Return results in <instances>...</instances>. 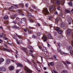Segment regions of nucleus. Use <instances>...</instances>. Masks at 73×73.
I'll return each mask as SVG.
<instances>
[{
    "label": "nucleus",
    "instance_id": "f257e3e1",
    "mask_svg": "<svg viewBox=\"0 0 73 73\" xmlns=\"http://www.w3.org/2000/svg\"><path fill=\"white\" fill-rule=\"evenodd\" d=\"M51 3L56 4V5H60V4L61 5L62 4H64V2H65L64 0H61L60 1H59L58 0L57 1L56 0H51Z\"/></svg>",
    "mask_w": 73,
    "mask_h": 73
},
{
    "label": "nucleus",
    "instance_id": "f03ea898",
    "mask_svg": "<svg viewBox=\"0 0 73 73\" xmlns=\"http://www.w3.org/2000/svg\"><path fill=\"white\" fill-rule=\"evenodd\" d=\"M43 12L45 15H47L49 13V12L48 11V9L46 8H44L43 9Z\"/></svg>",
    "mask_w": 73,
    "mask_h": 73
},
{
    "label": "nucleus",
    "instance_id": "7ed1b4c3",
    "mask_svg": "<svg viewBox=\"0 0 73 73\" xmlns=\"http://www.w3.org/2000/svg\"><path fill=\"white\" fill-rule=\"evenodd\" d=\"M58 52H59L62 54H67V53H65L64 52H63L61 50V49L60 47H59L58 48Z\"/></svg>",
    "mask_w": 73,
    "mask_h": 73
},
{
    "label": "nucleus",
    "instance_id": "20e7f679",
    "mask_svg": "<svg viewBox=\"0 0 73 73\" xmlns=\"http://www.w3.org/2000/svg\"><path fill=\"white\" fill-rule=\"evenodd\" d=\"M25 69L26 71H27L28 73H32V71L31 70L29 69H28V68L27 67H25Z\"/></svg>",
    "mask_w": 73,
    "mask_h": 73
},
{
    "label": "nucleus",
    "instance_id": "39448f33",
    "mask_svg": "<svg viewBox=\"0 0 73 73\" xmlns=\"http://www.w3.org/2000/svg\"><path fill=\"white\" fill-rule=\"evenodd\" d=\"M42 39L44 42H46L47 41V37H46V35H44L43 36Z\"/></svg>",
    "mask_w": 73,
    "mask_h": 73
},
{
    "label": "nucleus",
    "instance_id": "423d86ee",
    "mask_svg": "<svg viewBox=\"0 0 73 73\" xmlns=\"http://www.w3.org/2000/svg\"><path fill=\"white\" fill-rule=\"evenodd\" d=\"M56 31H57V32L59 33H60V35H61V34H62V32L60 30V28L58 27L57 28H56Z\"/></svg>",
    "mask_w": 73,
    "mask_h": 73
},
{
    "label": "nucleus",
    "instance_id": "0eeeda50",
    "mask_svg": "<svg viewBox=\"0 0 73 73\" xmlns=\"http://www.w3.org/2000/svg\"><path fill=\"white\" fill-rule=\"evenodd\" d=\"M54 7H55V6H54V5H53L49 7V10L50 11H52L53 10V9L54 8Z\"/></svg>",
    "mask_w": 73,
    "mask_h": 73
},
{
    "label": "nucleus",
    "instance_id": "6e6552de",
    "mask_svg": "<svg viewBox=\"0 0 73 73\" xmlns=\"http://www.w3.org/2000/svg\"><path fill=\"white\" fill-rule=\"evenodd\" d=\"M72 33V30L70 29H68L67 30V35L68 36H69L71 35Z\"/></svg>",
    "mask_w": 73,
    "mask_h": 73
},
{
    "label": "nucleus",
    "instance_id": "1a4fd4ad",
    "mask_svg": "<svg viewBox=\"0 0 73 73\" xmlns=\"http://www.w3.org/2000/svg\"><path fill=\"white\" fill-rule=\"evenodd\" d=\"M11 62L10 61V60L8 59H7L5 61V65H8L9 64H10V62Z\"/></svg>",
    "mask_w": 73,
    "mask_h": 73
},
{
    "label": "nucleus",
    "instance_id": "9d476101",
    "mask_svg": "<svg viewBox=\"0 0 73 73\" xmlns=\"http://www.w3.org/2000/svg\"><path fill=\"white\" fill-rule=\"evenodd\" d=\"M22 49L23 50H24L25 53H28V50H27V48L22 47Z\"/></svg>",
    "mask_w": 73,
    "mask_h": 73
},
{
    "label": "nucleus",
    "instance_id": "9b49d317",
    "mask_svg": "<svg viewBox=\"0 0 73 73\" xmlns=\"http://www.w3.org/2000/svg\"><path fill=\"white\" fill-rule=\"evenodd\" d=\"M17 66H18V67H20V66L21 68H23V64L20 63L17 64Z\"/></svg>",
    "mask_w": 73,
    "mask_h": 73
},
{
    "label": "nucleus",
    "instance_id": "f8f14e48",
    "mask_svg": "<svg viewBox=\"0 0 73 73\" xmlns=\"http://www.w3.org/2000/svg\"><path fill=\"white\" fill-rule=\"evenodd\" d=\"M67 49L68 50H71L72 49V47L70 46H69L67 47Z\"/></svg>",
    "mask_w": 73,
    "mask_h": 73
},
{
    "label": "nucleus",
    "instance_id": "ddd939ff",
    "mask_svg": "<svg viewBox=\"0 0 73 73\" xmlns=\"http://www.w3.org/2000/svg\"><path fill=\"white\" fill-rule=\"evenodd\" d=\"M48 38L49 39H52V38H53V37H52L51 35L50 34H49L48 35Z\"/></svg>",
    "mask_w": 73,
    "mask_h": 73
},
{
    "label": "nucleus",
    "instance_id": "4468645a",
    "mask_svg": "<svg viewBox=\"0 0 73 73\" xmlns=\"http://www.w3.org/2000/svg\"><path fill=\"white\" fill-rule=\"evenodd\" d=\"M13 28H15L16 29H20V28L18 27H17L16 25H15L13 27Z\"/></svg>",
    "mask_w": 73,
    "mask_h": 73
},
{
    "label": "nucleus",
    "instance_id": "2eb2a0df",
    "mask_svg": "<svg viewBox=\"0 0 73 73\" xmlns=\"http://www.w3.org/2000/svg\"><path fill=\"white\" fill-rule=\"evenodd\" d=\"M14 69V67L13 66H12L9 67V70H12Z\"/></svg>",
    "mask_w": 73,
    "mask_h": 73
},
{
    "label": "nucleus",
    "instance_id": "dca6fc26",
    "mask_svg": "<svg viewBox=\"0 0 73 73\" xmlns=\"http://www.w3.org/2000/svg\"><path fill=\"white\" fill-rule=\"evenodd\" d=\"M8 19V16L7 15L4 16L3 18V19L4 20H6L7 19Z\"/></svg>",
    "mask_w": 73,
    "mask_h": 73
},
{
    "label": "nucleus",
    "instance_id": "f3484780",
    "mask_svg": "<svg viewBox=\"0 0 73 73\" xmlns=\"http://www.w3.org/2000/svg\"><path fill=\"white\" fill-rule=\"evenodd\" d=\"M4 61V59L2 58H1L0 60V64H1L2 62H3Z\"/></svg>",
    "mask_w": 73,
    "mask_h": 73
},
{
    "label": "nucleus",
    "instance_id": "a211bd4d",
    "mask_svg": "<svg viewBox=\"0 0 73 73\" xmlns=\"http://www.w3.org/2000/svg\"><path fill=\"white\" fill-rule=\"evenodd\" d=\"M16 16H17V15L15 14V15H14L11 16V19H13V18H15L16 17Z\"/></svg>",
    "mask_w": 73,
    "mask_h": 73
},
{
    "label": "nucleus",
    "instance_id": "6ab92c4d",
    "mask_svg": "<svg viewBox=\"0 0 73 73\" xmlns=\"http://www.w3.org/2000/svg\"><path fill=\"white\" fill-rule=\"evenodd\" d=\"M13 5L15 6V8L16 9V8H19V6L17 5Z\"/></svg>",
    "mask_w": 73,
    "mask_h": 73
},
{
    "label": "nucleus",
    "instance_id": "aec40b11",
    "mask_svg": "<svg viewBox=\"0 0 73 73\" xmlns=\"http://www.w3.org/2000/svg\"><path fill=\"white\" fill-rule=\"evenodd\" d=\"M65 26V23H61V27H64Z\"/></svg>",
    "mask_w": 73,
    "mask_h": 73
},
{
    "label": "nucleus",
    "instance_id": "412c9836",
    "mask_svg": "<svg viewBox=\"0 0 73 73\" xmlns=\"http://www.w3.org/2000/svg\"><path fill=\"white\" fill-rule=\"evenodd\" d=\"M68 5H69L70 7H72V1H70V2L68 3Z\"/></svg>",
    "mask_w": 73,
    "mask_h": 73
},
{
    "label": "nucleus",
    "instance_id": "4be33fe9",
    "mask_svg": "<svg viewBox=\"0 0 73 73\" xmlns=\"http://www.w3.org/2000/svg\"><path fill=\"white\" fill-rule=\"evenodd\" d=\"M61 73H67V71L65 70H63L61 72Z\"/></svg>",
    "mask_w": 73,
    "mask_h": 73
},
{
    "label": "nucleus",
    "instance_id": "5701e85b",
    "mask_svg": "<svg viewBox=\"0 0 73 73\" xmlns=\"http://www.w3.org/2000/svg\"><path fill=\"white\" fill-rule=\"evenodd\" d=\"M3 49H4V50H6V51H7V52H9V51H10V50H9L7 49L6 48H3Z\"/></svg>",
    "mask_w": 73,
    "mask_h": 73
},
{
    "label": "nucleus",
    "instance_id": "b1692460",
    "mask_svg": "<svg viewBox=\"0 0 73 73\" xmlns=\"http://www.w3.org/2000/svg\"><path fill=\"white\" fill-rule=\"evenodd\" d=\"M14 7L13 6H11V7H9L8 9L9 10H12V9H13Z\"/></svg>",
    "mask_w": 73,
    "mask_h": 73
},
{
    "label": "nucleus",
    "instance_id": "393cba45",
    "mask_svg": "<svg viewBox=\"0 0 73 73\" xmlns=\"http://www.w3.org/2000/svg\"><path fill=\"white\" fill-rule=\"evenodd\" d=\"M4 23L5 24H9V22L7 21H5Z\"/></svg>",
    "mask_w": 73,
    "mask_h": 73
},
{
    "label": "nucleus",
    "instance_id": "a878e982",
    "mask_svg": "<svg viewBox=\"0 0 73 73\" xmlns=\"http://www.w3.org/2000/svg\"><path fill=\"white\" fill-rule=\"evenodd\" d=\"M2 70L3 71V72H5V71H6V69L5 68L2 67Z\"/></svg>",
    "mask_w": 73,
    "mask_h": 73
},
{
    "label": "nucleus",
    "instance_id": "bb28decb",
    "mask_svg": "<svg viewBox=\"0 0 73 73\" xmlns=\"http://www.w3.org/2000/svg\"><path fill=\"white\" fill-rule=\"evenodd\" d=\"M29 21L30 22V23H34L35 22V21L33 20L32 19H29Z\"/></svg>",
    "mask_w": 73,
    "mask_h": 73
},
{
    "label": "nucleus",
    "instance_id": "cd10ccee",
    "mask_svg": "<svg viewBox=\"0 0 73 73\" xmlns=\"http://www.w3.org/2000/svg\"><path fill=\"white\" fill-rule=\"evenodd\" d=\"M28 48H30V49H33V48L30 45H28L27 46Z\"/></svg>",
    "mask_w": 73,
    "mask_h": 73
},
{
    "label": "nucleus",
    "instance_id": "c85d7f7f",
    "mask_svg": "<svg viewBox=\"0 0 73 73\" xmlns=\"http://www.w3.org/2000/svg\"><path fill=\"white\" fill-rule=\"evenodd\" d=\"M20 6L22 7V8H24V5L23 4V3H20Z\"/></svg>",
    "mask_w": 73,
    "mask_h": 73
},
{
    "label": "nucleus",
    "instance_id": "c756f323",
    "mask_svg": "<svg viewBox=\"0 0 73 73\" xmlns=\"http://www.w3.org/2000/svg\"><path fill=\"white\" fill-rule=\"evenodd\" d=\"M4 36V34L2 33L0 35V37H3Z\"/></svg>",
    "mask_w": 73,
    "mask_h": 73
},
{
    "label": "nucleus",
    "instance_id": "7c9ffc66",
    "mask_svg": "<svg viewBox=\"0 0 73 73\" xmlns=\"http://www.w3.org/2000/svg\"><path fill=\"white\" fill-rule=\"evenodd\" d=\"M37 35L38 36H40V35H41V33H40V32L38 33H37Z\"/></svg>",
    "mask_w": 73,
    "mask_h": 73
},
{
    "label": "nucleus",
    "instance_id": "2f4dec72",
    "mask_svg": "<svg viewBox=\"0 0 73 73\" xmlns=\"http://www.w3.org/2000/svg\"><path fill=\"white\" fill-rule=\"evenodd\" d=\"M59 18H57L56 19V22H58L59 21Z\"/></svg>",
    "mask_w": 73,
    "mask_h": 73
},
{
    "label": "nucleus",
    "instance_id": "473e14b6",
    "mask_svg": "<svg viewBox=\"0 0 73 73\" xmlns=\"http://www.w3.org/2000/svg\"><path fill=\"white\" fill-rule=\"evenodd\" d=\"M66 12L67 13H70V11L68 10H66Z\"/></svg>",
    "mask_w": 73,
    "mask_h": 73
},
{
    "label": "nucleus",
    "instance_id": "72a5a7b5",
    "mask_svg": "<svg viewBox=\"0 0 73 73\" xmlns=\"http://www.w3.org/2000/svg\"><path fill=\"white\" fill-rule=\"evenodd\" d=\"M50 64L52 66H53V65H54V63L53 62H52L50 63Z\"/></svg>",
    "mask_w": 73,
    "mask_h": 73
},
{
    "label": "nucleus",
    "instance_id": "f704fd0d",
    "mask_svg": "<svg viewBox=\"0 0 73 73\" xmlns=\"http://www.w3.org/2000/svg\"><path fill=\"white\" fill-rule=\"evenodd\" d=\"M57 9H58V11H61V9L60 8V7H58L57 8Z\"/></svg>",
    "mask_w": 73,
    "mask_h": 73
},
{
    "label": "nucleus",
    "instance_id": "c9c22d12",
    "mask_svg": "<svg viewBox=\"0 0 73 73\" xmlns=\"http://www.w3.org/2000/svg\"><path fill=\"white\" fill-rule=\"evenodd\" d=\"M66 63L68 64H71V63L69 61H66Z\"/></svg>",
    "mask_w": 73,
    "mask_h": 73
},
{
    "label": "nucleus",
    "instance_id": "e433bc0d",
    "mask_svg": "<svg viewBox=\"0 0 73 73\" xmlns=\"http://www.w3.org/2000/svg\"><path fill=\"white\" fill-rule=\"evenodd\" d=\"M21 21H25V18H23L21 19Z\"/></svg>",
    "mask_w": 73,
    "mask_h": 73
},
{
    "label": "nucleus",
    "instance_id": "4c0bfd02",
    "mask_svg": "<svg viewBox=\"0 0 73 73\" xmlns=\"http://www.w3.org/2000/svg\"><path fill=\"white\" fill-rule=\"evenodd\" d=\"M32 37L33 38H36V36L34 35H33Z\"/></svg>",
    "mask_w": 73,
    "mask_h": 73
},
{
    "label": "nucleus",
    "instance_id": "58836bf2",
    "mask_svg": "<svg viewBox=\"0 0 73 73\" xmlns=\"http://www.w3.org/2000/svg\"><path fill=\"white\" fill-rule=\"evenodd\" d=\"M32 7L34 9H36V7H35V6L34 5H32Z\"/></svg>",
    "mask_w": 73,
    "mask_h": 73
},
{
    "label": "nucleus",
    "instance_id": "ea45409f",
    "mask_svg": "<svg viewBox=\"0 0 73 73\" xmlns=\"http://www.w3.org/2000/svg\"><path fill=\"white\" fill-rule=\"evenodd\" d=\"M54 14H55V15H58V12L57 11H56L54 12Z\"/></svg>",
    "mask_w": 73,
    "mask_h": 73
},
{
    "label": "nucleus",
    "instance_id": "a19ab883",
    "mask_svg": "<svg viewBox=\"0 0 73 73\" xmlns=\"http://www.w3.org/2000/svg\"><path fill=\"white\" fill-rule=\"evenodd\" d=\"M29 5V4H28V3H27V4H25V6L26 7H28V5Z\"/></svg>",
    "mask_w": 73,
    "mask_h": 73
},
{
    "label": "nucleus",
    "instance_id": "79ce46f5",
    "mask_svg": "<svg viewBox=\"0 0 73 73\" xmlns=\"http://www.w3.org/2000/svg\"><path fill=\"white\" fill-rule=\"evenodd\" d=\"M7 43L8 44H9V45H12V44L9 43V42H8V41H7Z\"/></svg>",
    "mask_w": 73,
    "mask_h": 73
},
{
    "label": "nucleus",
    "instance_id": "37998d69",
    "mask_svg": "<svg viewBox=\"0 0 73 73\" xmlns=\"http://www.w3.org/2000/svg\"><path fill=\"white\" fill-rule=\"evenodd\" d=\"M7 43L8 44H9V45H12V44L9 43V42H8V41H7Z\"/></svg>",
    "mask_w": 73,
    "mask_h": 73
},
{
    "label": "nucleus",
    "instance_id": "c03bdc74",
    "mask_svg": "<svg viewBox=\"0 0 73 73\" xmlns=\"http://www.w3.org/2000/svg\"><path fill=\"white\" fill-rule=\"evenodd\" d=\"M17 12H18V13H19V14H20V10H17Z\"/></svg>",
    "mask_w": 73,
    "mask_h": 73
},
{
    "label": "nucleus",
    "instance_id": "a18cd8bd",
    "mask_svg": "<svg viewBox=\"0 0 73 73\" xmlns=\"http://www.w3.org/2000/svg\"><path fill=\"white\" fill-rule=\"evenodd\" d=\"M39 56L40 57H41V61L42 62V61H43V59H42V57L41 56Z\"/></svg>",
    "mask_w": 73,
    "mask_h": 73
},
{
    "label": "nucleus",
    "instance_id": "49530a36",
    "mask_svg": "<svg viewBox=\"0 0 73 73\" xmlns=\"http://www.w3.org/2000/svg\"><path fill=\"white\" fill-rule=\"evenodd\" d=\"M70 54H73V50H71L70 52Z\"/></svg>",
    "mask_w": 73,
    "mask_h": 73
},
{
    "label": "nucleus",
    "instance_id": "de8ad7c7",
    "mask_svg": "<svg viewBox=\"0 0 73 73\" xmlns=\"http://www.w3.org/2000/svg\"><path fill=\"white\" fill-rule=\"evenodd\" d=\"M20 15H21V16H24V14L23 13H20Z\"/></svg>",
    "mask_w": 73,
    "mask_h": 73
},
{
    "label": "nucleus",
    "instance_id": "09e8293b",
    "mask_svg": "<svg viewBox=\"0 0 73 73\" xmlns=\"http://www.w3.org/2000/svg\"><path fill=\"white\" fill-rule=\"evenodd\" d=\"M32 61H33V63H34V64H36V63H35V62H34V60L32 59Z\"/></svg>",
    "mask_w": 73,
    "mask_h": 73
},
{
    "label": "nucleus",
    "instance_id": "8fccbe9b",
    "mask_svg": "<svg viewBox=\"0 0 73 73\" xmlns=\"http://www.w3.org/2000/svg\"><path fill=\"white\" fill-rule=\"evenodd\" d=\"M28 62L29 64H31V65L32 64V63H31V62L29 61V60L28 61Z\"/></svg>",
    "mask_w": 73,
    "mask_h": 73
},
{
    "label": "nucleus",
    "instance_id": "3c124183",
    "mask_svg": "<svg viewBox=\"0 0 73 73\" xmlns=\"http://www.w3.org/2000/svg\"><path fill=\"white\" fill-rule=\"evenodd\" d=\"M54 58H55V59H56V58H56V55H54L53 56Z\"/></svg>",
    "mask_w": 73,
    "mask_h": 73
},
{
    "label": "nucleus",
    "instance_id": "603ef678",
    "mask_svg": "<svg viewBox=\"0 0 73 73\" xmlns=\"http://www.w3.org/2000/svg\"><path fill=\"white\" fill-rule=\"evenodd\" d=\"M28 33H29V34H31V32L30 31H28Z\"/></svg>",
    "mask_w": 73,
    "mask_h": 73
},
{
    "label": "nucleus",
    "instance_id": "864d4df0",
    "mask_svg": "<svg viewBox=\"0 0 73 73\" xmlns=\"http://www.w3.org/2000/svg\"><path fill=\"white\" fill-rule=\"evenodd\" d=\"M19 42H20V43H23V42H22V40H19Z\"/></svg>",
    "mask_w": 73,
    "mask_h": 73
},
{
    "label": "nucleus",
    "instance_id": "5fc2aeb1",
    "mask_svg": "<svg viewBox=\"0 0 73 73\" xmlns=\"http://www.w3.org/2000/svg\"><path fill=\"white\" fill-rule=\"evenodd\" d=\"M52 18V16H49L48 17V18L49 19H50Z\"/></svg>",
    "mask_w": 73,
    "mask_h": 73
},
{
    "label": "nucleus",
    "instance_id": "6e6d98bb",
    "mask_svg": "<svg viewBox=\"0 0 73 73\" xmlns=\"http://www.w3.org/2000/svg\"><path fill=\"white\" fill-rule=\"evenodd\" d=\"M24 31H25L26 32H27V30L26 29H24Z\"/></svg>",
    "mask_w": 73,
    "mask_h": 73
},
{
    "label": "nucleus",
    "instance_id": "4d7b16f0",
    "mask_svg": "<svg viewBox=\"0 0 73 73\" xmlns=\"http://www.w3.org/2000/svg\"><path fill=\"white\" fill-rule=\"evenodd\" d=\"M15 56L16 58H17V55L16 54H15Z\"/></svg>",
    "mask_w": 73,
    "mask_h": 73
},
{
    "label": "nucleus",
    "instance_id": "13d9d810",
    "mask_svg": "<svg viewBox=\"0 0 73 73\" xmlns=\"http://www.w3.org/2000/svg\"><path fill=\"white\" fill-rule=\"evenodd\" d=\"M4 40H7V39H8L7 38H6L5 37H4Z\"/></svg>",
    "mask_w": 73,
    "mask_h": 73
},
{
    "label": "nucleus",
    "instance_id": "bf43d9fd",
    "mask_svg": "<svg viewBox=\"0 0 73 73\" xmlns=\"http://www.w3.org/2000/svg\"><path fill=\"white\" fill-rule=\"evenodd\" d=\"M44 69L45 70H46L47 68L46 67H44Z\"/></svg>",
    "mask_w": 73,
    "mask_h": 73
},
{
    "label": "nucleus",
    "instance_id": "052dcab7",
    "mask_svg": "<svg viewBox=\"0 0 73 73\" xmlns=\"http://www.w3.org/2000/svg\"><path fill=\"white\" fill-rule=\"evenodd\" d=\"M60 45V44L58 43V46H59V48H60V47L61 46Z\"/></svg>",
    "mask_w": 73,
    "mask_h": 73
},
{
    "label": "nucleus",
    "instance_id": "680f3d73",
    "mask_svg": "<svg viewBox=\"0 0 73 73\" xmlns=\"http://www.w3.org/2000/svg\"><path fill=\"white\" fill-rule=\"evenodd\" d=\"M34 66L35 68L36 69H37V68L36 67V65H34Z\"/></svg>",
    "mask_w": 73,
    "mask_h": 73
},
{
    "label": "nucleus",
    "instance_id": "e2e57ef3",
    "mask_svg": "<svg viewBox=\"0 0 73 73\" xmlns=\"http://www.w3.org/2000/svg\"><path fill=\"white\" fill-rule=\"evenodd\" d=\"M19 72V70H17L16 71V73H18Z\"/></svg>",
    "mask_w": 73,
    "mask_h": 73
},
{
    "label": "nucleus",
    "instance_id": "0e129e2a",
    "mask_svg": "<svg viewBox=\"0 0 73 73\" xmlns=\"http://www.w3.org/2000/svg\"><path fill=\"white\" fill-rule=\"evenodd\" d=\"M13 23H14L15 24H17V22L16 21H15V22H13Z\"/></svg>",
    "mask_w": 73,
    "mask_h": 73
},
{
    "label": "nucleus",
    "instance_id": "69168bd1",
    "mask_svg": "<svg viewBox=\"0 0 73 73\" xmlns=\"http://www.w3.org/2000/svg\"><path fill=\"white\" fill-rule=\"evenodd\" d=\"M71 42H72V46L73 47V41H72Z\"/></svg>",
    "mask_w": 73,
    "mask_h": 73
},
{
    "label": "nucleus",
    "instance_id": "338daca9",
    "mask_svg": "<svg viewBox=\"0 0 73 73\" xmlns=\"http://www.w3.org/2000/svg\"><path fill=\"white\" fill-rule=\"evenodd\" d=\"M29 54L30 55V56H33V54H32V53H30Z\"/></svg>",
    "mask_w": 73,
    "mask_h": 73
},
{
    "label": "nucleus",
    "instance_id": "774afa93",
    "mask_svg": "<svg viewBox=\"0 0 73 73\" xmlns=\"http://www.w3.org/2000/svg\"><path fill=\"white\" fill-rule=\"evenodd\" d=\"M0 29H3V27L0 26Z\"/></svg>",
    "mask_w": 73,
    "mask_h": 73
}]
</instances>
